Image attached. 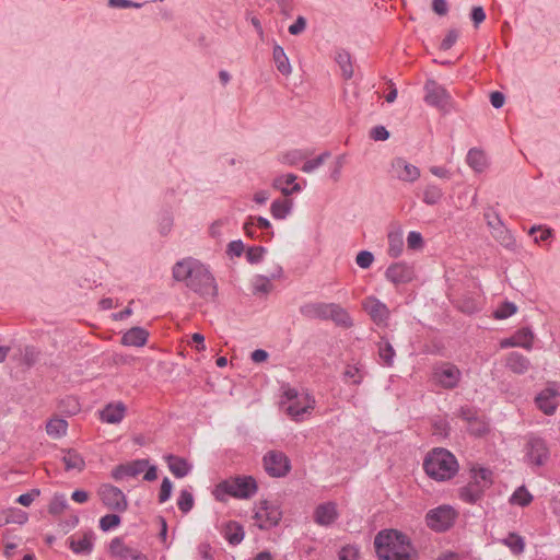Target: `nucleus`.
<instances>
[{
  "instance_id": "79ce46f5",
  "label": "nucleus",
  "mask_w": 560,
  "mask_h": 560,
  "mask_svg": "<svg viewBox=\"0 0 560 560\" xmlns=\"http://www.w3.org/2000/svg\"><path fill=\"white\" fill-rule=\"evenodd\" d=\"M533 501V495L528 492L525 486L518 487L512 494L510 502L520 506H527Z\"/></svg>"
},
{
  "instance_id": "cd10ccee",
  "label": "nucleus",
  "mask_w": 560,
  "mask_h": 560,
  "mask_svg": "<svg viewBox=\"0 0 560 560\" xmlns=\"http://www.w3.org/2000/svg\"><path fill=\"white\" fill-rule=\"evenodd\" d=\"M506 366L516 374H524L530 366V361L518 352H511L506 358Z\"/></svg>"
},
{
  "instance_id": "bf43d9fd",
  "label": "nucleus",
  "mask_w": 560,
  "mask_h": 560,
  "mask_svg": "<svg viewBox=\"0 0 560 560\" xmlns=\"http://www.w3.org/2000/svg\"><path fill=\"white\" fill-rule=\"evenodd\" d=\"M407 245L410 249H419L423 246V237L419 232L411 231L407 236Z\"/></svg>"
},
{
  "instance_id": "e2e57ef3",
  "label": "nucleus",
  "mask_w": 560,
  "mask_h": 560,
  "mask_svg": "<svg viewBox=\"0 0 560 560\" xmlns=\"http://www.w3.org/2000/svg\"><path fill=\"white\" fill-rule=\"evenodd\" d=\"M370 137L375 141H385L389 138V132L384 126H375L371 129Z\"/></svg>"
},
{
  "instance_id": "a878e982",
  "label": "nucleus",
  "mask_w": 560,
  "mask_h": 560,
  "mask_svg": "<svg viewBox=\"0 0 560 560\" xmlns=\"http://www.w3.org/2000/svg\"><path fill=\"white\" fill-rule=\"evenodd\" d=\"M222 534L228 542L233 546L241 544L245 536L243 526L235 521L228 522Z\"/></svg>"
},
{
  "instance_id": "393cba45",
  "label": "nucleus",
  "mask_w": 560,
  "mask_h": 560,
  "mask_svg": "<svg viewBox=\"0 0 560 560\" xmlns=\"http://www.w3.org/2000/svg\"><path fill=\"white\" fill-rule=\"evenodd\" d=\"M165 459L167 462L168 469L176 478H184L191 469V466L183 457L170 454Z\"/></svg>"
},
{
  "instance_id": "2eb2a0df",
  "label": "nucleus",
  "mask_w": 560,
  "mask_h": 560,
  "mask_svg": "<svg viewBox=\"0 0 560 560\" xmlns=\"http://www.w3.org/2000/svg\"><path fill=\"white\" fill-rule=\"evenodd\" d=\"M363 308L376 325L384 324L389 317L388 307L374 296L364 300Z\"/></svg>"
},
{
  "instance_id": "7c9ffc66",
  "label": "nucleus",
  "mask_w": 560,
  "mask_h": 560,
  "mask_svg": "<svg viewBox=\"0 0 560 560\" xmlns=\"http://www.w3.org/2000/svg\"><path fill=\"white\" fill-rule=\"evenodd\" d=\"M335 61L341 69L345 79H351L353 75V67L351 62L350 54L345 49H338L336 51Z\"/></svg>"
},
{
  "instance_id": "dca6fc26",
  "label": "nucleus",
  "mask_w": 560,
  "mask_h": 560,
  "mask_svg": "<svg viewBox=\"0 0 560 560\" xmlns=\"http://www.w3.org/2000/svg\"><path fill=\"white\" fill-rule=\"evenodd\" d=\"M315 400L306 393L301 398L292 401L285 407V412L295 421H300L304 413L314 409Z\"/></svg>"
},
{
  "instance_id": "473e14b6",
  "label": "nucleus",
  "mask_w": 560,
  "mask_h": 560,
  "mask_svg": "<svg viewBox=\"0 0 560 560\" xmlns=\"http://www.w3.org/2000/svg\"><path fill=\"white\" fill-rule=\"evenodd\" d=\"M136 549L124 545L122 538L115 537L109 544V551L113 556L126 560L133 555Z\"/></svg>"
},
{
  "instance_id": "f8f14e48",
  "label": "nucleus",
  "mask_w": 560,
  "mask_h": 560,
  "mask_svg": "<svg viewBox=\"0 0 560 560\" xmlns=\"http://www.w3.org/2000/svg\"><path fill=\"white\" fill-rule=\"evenodd\" d=\"M560 393L555 386L542 389L535 398L537 408L547 416H552L559 406Z\"/></svg>"
},
{
  "instance_id": "052dcab7",
  "label": "nucleus",
  "mask_w": 560,
  "mask_h": 560,
  "mask_svg": "<svg viewBox=\"0 0 560 560\" xmlns=\"http://www.w3.org/2000/svg\"><path fill=\"white\" fill-rule=\"evenodd\" d=\"M458 417L467 421L469 424H472V422H478L479 418L477 411L470 407H462L458 410Z\"/></svg>"
},
{
  "instance_id": "4be33fe9",
  "label": "nucleus",
  "mask_w": 560,
  "mask_h": 560,
  "mask_svg": "<svg viewBox=\"0 0 560 560\" xmlns=\"http://www.w3.org/2000/svg\"><path fill=\"white\" fill-rule=\"evenodd\" d=\"M126 412V406L122 402L108 404L100 412L101 420L106 423L116 424L119 423Z\"/></svg>"
},
{
  "instance_id": "5701e85b",
  "label": "nucleus",
  "mask_w": 560,
  "mask_h": 560,
  "mask_svg": "<svg viewBox=\"0 0 560 560\" xmlns=\"http://www.w3.org/2000/svg\"><path fill=\"white\" fill-rule=\"evenodd\" d=\"M93 532H86L79 539L70 537L68 539L69 548L77 555H90L93 550Z\"/></svg>"
},
{
  "instance_id": "c756f323",
  "label": "nucleus",
  "mask_w": 560,
  "mask_h": 560,
  "mask_svg": "<svg viewBox=\"0 0 560 560\" xmlns=\"http://www.w3.org/2000/svg\"><path fill=\"white\" fill-rule=\"evenodd\" d=\"M272 58L276 63L277 70L283 74L289 75L291 73V65L284 49L280 45H275L272 51Z\"/></svg>"
},
{
  "instance_id": "4468645a",
  "label": "nucleus",
  "mask_w": 560,
  "mask_h": 560,
  "mask_svg": "<svg viewBox=\"0 0 560 560\" xmlns=\"http://www.w3.org/2000/svg\"><path fill=\"white\" fill-rule=\"evenodd\" d=\"M392 172L393 175L402 182H415L420 177V170L413 165L408 163L402 158H396L392 162Z\"/></svg>"
},
{
  "instance_id": "20e7f679",
  "label": "nucleus",
  "mask_w": 560,
  "mask_h": 560,
  "mask_svg": "<svg viewBox=\"0 0 560 560\" xmlns=\"http://www.w3.org/2000/svg\"><path fill=\"white\" fill-rule=\"evenodd\" d=\"M258 486L252 476H236L221 481L214 491L215 499L222 501L220 493L228 494L236 499H249L257 492Z\"/></svg>"
},
{
  "instance_id": "f257e3e1",
  "label": "nucleus",
  "mask_w": 560,
  "mask_h": 560,
  "mask_svg": "<svg viewBox=\"0 0 560 560\" xmlns=\"http://www.w3.org/2000/svg\"><path fill=\"white\" fill-rule=\"evenodd\" d=\"M172 275L175 281L185 282L186 287L203 299L215 298V280L208 268L199 260L188 257L177 261Z\"/></svg>"
},
{
  "instance_id": "37998d69",
  "label": "nucleus",
  "mask_w": 560,
  "mask_h": 560,
  "mask_svg": "<svg viewBox=\"0 0 560 560\" xmlns=\"http://www.w3.org/2000/svg\"><path fill=\"white\" fill-rule=\"evenodd\" d=\"M443 197V191L436 185H428L423 191V202L433 206L440 202Z\"/></svg>"
},
{
  "instance_id": "864d4df0",
  "label": "nucleus",
  "mask_w": 560,
  "mask_h": 560,
  "mask_svg": "<svg viewBox=\"0 0 560 560\" xmlns=\"http://www.w3.org/2000/svg\"><path fill=\"white\" fill-rule=\"evenodd\" d=\"M173 490V483L170 480V478L165 477L162 480L160 492H159V502L164 503L166 502L171 495Z\"/></svg>"
},
{
  "instance_id": "338daca9",
  "label": "nucleus",
  "mask_w": 560,
  "mask_h": 560,
  "mask_svg": "<svg viewBox=\"0 0 560 560\" xmlns=\"http://www.w3.org/2000/svg\"><path fill=\"white\" fill-rule=\"evenodd\" d=\"M306 28V19L299 15L293 24L289 26V33L291 35H299Z\"/></svg>"
},
{
  "instance_id": "680f3d73",
  "label": "nucleus",
  "mask_w": 560,
  "mask_h": 560,
  "mask_svg": "<svg viewBox=\"0 0 560 560\" xmlns=\"http://www.w3.org/2000/svg\"><path fill=\"white\" fill-rule=\"evenodd\" d=\"M470 19L474 23L475 27H478L486 20V12L482 7L476 5L472 7L470 11Z\"/></svg>"
},
{
  "instance_id": "a18cd8bd",
  "label": "nucleus",
  "mask_w": 560,
  "mask_h": 560,
  "mask_svg": "<svg viewBox=\"0 0 560 560\" xmlns=\"http://www.w3.org/2000/svg\"><path fill=\"white\" fill-rule=\"evenodd\" d=\"M282 275V267L279 265H276L272 269V271L269 272L267 276H260L259 279L264 280L265 282L262 284L256 285L257 292L268 293L270 290L269 280L279 278Z\"/></svg>"
},
{
  "instance_id": "13d9d810",
  "label": "nucleus",
  "mask_w": 560,
  "mask_h": 560,
  "mask_svg": "<svg viewBox=\"0 0 560 560\" xmlns=\"http://www.w3.org/2000/svg\"><path fill=\"white\" fill-rule=\"evenodd\" d=\"M282 184L283 183V178L282 177H278L273 180V187L277 188V189H280L282 195L288 197L294 192H299L301 191L302 187L300 184H294L292 186V188H288V187H282Z\"/></svg>"
},
{
  "instance_id": "72a5a7b5",
  "label": "nucleus",
  "mask_w": 560,
  "mask_h": 560,
  "mask_svg": "<svg viewBox=\"0 0 560 560\" xmlns=\"http://www.w3.org/2000/svg\"><path fill=\"white\" fill-rule=\"evenodd\" d=\"M466 161L476 172H482L487 162L485 153L477 148H472L468 151Z\"/></svg>"
},
{
  "instance_id": "de8ad7c7",
  "label": "nucleus",
  "mask_w": 560,
  "mask_h": 560,
  "mask_svg": "<svg viewBox=\"0 0 560 560\" xmlns=\"http://www.w3.org/2000/svg\"><path fill=\"white\" fill-rule=\"evenodd\" d=\"M517 311V306L513 302L505 301L494 311L493 316L497 319H505Z\"/></svg>"
},
{
  "instance_id": "a211bd4d",
  "label": "nucleus",
  "mask_w": 560,
  "mask_h": 560,
  "mask_svg": "<svg viewBox=\"0 0 560 560\" xmlns=\"http://www.w3.org/2000/svg\"><path fill=\"white\" fill-rule=\"evenodd\" d=\"M485 491V486H481L480 481L470 480L466 486L459 488L458 495L462 501L476 504L483 498Z\"/></svg>"
},
{
  "instance_id": "7ed1b4c3",
  "label": "nucleus",
  "mask_w": 560,
  "mask_h": 560,
  "mask_svg": "<svg viewBox=\"0 0 560 560\" xmlns=\"http://www.w3.org/2000/svg\"><path fill=\"white\" fill-rule=\"evenodd\" d=\"M456 457L446 448H433L424 458L423 469L425 474L436 480L446 481L452 479L458 471Z\"/></svg>"
},
{
  "instance_id": "a19ab883",
  "label": "nucleus",
  "mask_w": 560,
  "mask_h": 560,
  "mask_svg": "<svg viewBox=\"0 0 560 560\" xmlns=\"http://www.w3.org/2000/svg\"><path fill=\"white\" fill-rule=\"evenodd\" d=\"M68 500L63 493H55L49 505L48 512L51 515H59L68 508Z\"/></svg>"
},
{
  "instance_id": "1a4fd4ad",
  "label": "nucleus",
  "mask_w": 560,
  "mask_h": 560,
  "mask_svg": "<svg viewBox=\"0 0 560 560\" xmlns=\"http://www.w3.org/2000/svg\"><path fill=\"white\" fill-rule=\"evenodd\" d=\"M98 495L102 503L117 513L125 512L128 509V501L125 493L110 483H104L98 489Z\"/></svg>"
},
{
  "instance_id": "6e6552de",
  "label": "nucleus",
  "mask_w": 560,
  "mask_h": 560,
  "mask_svg": "<svg viewBox=\"0 0 560 560\" xmlns=\"http://www.w3.org/2000/svg\"><path fill=\"white\" fill-rule=\"evenodd\" d=\"M434 381L444 389H454L458 386L462 372L451 362H441L433 369Z\"/></svg>"
},
{
  "instance_id": "58836bf2",
  "label": "nucleus",
  "mask_w": 560,
  "mask_h": 560,
  "mask_svg": "<svg viewBox=\"0 0 560 560\" xmlns=\"http://www.w3.org/2000/svg\"><path fill=\"white\" fill-rule=\"evenodd\" d=\"M68 423L60 418L50 419L46 425V432L49 436L61 438L67 433Z\"/></svg>"
},
{
  "instance_id": "0e129e2a",
  "label": "nucleus",
  "mask_w": 560,
  "mask_h": 560,
  "mask_svg": "<svg viewBox=\"0 0 560 560\" xmlns=\"http://www.w3.org/2000/svg\"><path fill=\"white\" fill-rule=\"evenodd\" d=\"M458 38V32L456 30H451L442 40L440 48L442 50H448L453 47Z\"/></svg>"
},
{
  "instance_id": "412c9836",
  "label": "nucleus",
  "mask_w": 560,
  "mask_h": 560,
  "mask_svg": "<svg viewBox=\"0 0 560 560\" xmlns=\"http://www.w3.org/2000/svg\"><path fill=\"white\" fill-rule=\"evenodd\" d=\"M149 331L142 327L135 326L127 330L121 337V343L128 347H143L148 342Z\"/></svg>"
},
{
  "instance_id": "3c124183",
  "label": "nucleus",
  "mask_w": 560,
  "mask_h": 560,
  "mask_svg": "<svg viewBox=\"0 0 560 560\" xmlns=\"http://www.w3.org/2000/svg\"><path fill=\"white\" fill-rule=\"evenodd\" d=\"M10 524L23 525L27 522L28 515L26 512L18 508H11L7 510Z\"/></svg>"
},
{
  "instance_id": "6ab92c4d",
  "label": "nucleus",
  "mask_w": 560,
  "mask_h": 560,
  "mask_svg": "<svg viewBox=\"0 0 560 560\" xmlns=\"http://www.w3.org/2000/svg\"><path fill=\"white\" fill-rule=\"evenodd\" d=\"M330 303L310 302L300 306V314L310 319L328 320Z\"/></svg>"
},
{
  "instance_id": "9d476101",
  "label": "nucleus",
  "mask_w": 560,
  "mask_h": 560,
  "mask_svg": "<svg viewBox=\"0 0 560 560\" xmlns=\"http://www.w3.org/2000/svg\"><path fill=\"white\" fill-rule=\"evenodd\" d=\"M282 517L280 508L267 500L259 502L258 510L255 512L254 518L260 529L267 530L279 524Z\"/></svg>"
},
{
  "instance_id": "f3484780",
  "label": "nucleus",
  "mask_w": 560,
  "mask_h": 560,
  "mask_svg": "<svg viewBox=\"0 0 560 560\" xmlns=\"http://www.w3.org/2000/svg\"><path fill=\"white\" fill-rule=\"evenodd\" d=\"M148 464V459H136L128 464H119L112 470V477L115 480H121L126 476L136 477L144 471Z\"/></svg>"
},
{
  "instance_id": "c9c22d12",
  "label": "nucleus",
  "mask_w": 560,
  "mask_h": 560,
  "mask_svg": "<svg viewBox=\"0 0 560 560\" xmlns=\"http://www.w3.org/2000/svg\"><path fill=\"white\" fill-rule=\"evenodd\" d=\"M292 209V201L289 199H276L272 201L270 212L277 220L285 219Z\"/></svg>"
},
{
  "instance_id": "09e8293b",
  "label": "nucleus",
  "mask_w": 560,
  "mask_h": 560,
  "mask_svg": "<svg viewBox=\"0 0 560 560\" xmlns=\"http://www.w3.org/2000/svg\"><path fill=\"white\" fill-rule=\"evenodd\" d=\"M330 156L329 151H325L322 154H319L317 158L313 160L306 161L302 166V172L304 173H312L314 170L318 168L320 165L325 163V161Z\"/></svg>"
},
{
  "instance_id": "c03bdc74",
  "label": "nucleus",
  "mask_w": 560,
  "mask_h": 560,
  "mask_svg": "<svg viewBox=\"0 0 560 560\" xmlns=\"http://www.w3.org/2000/svg\"><path fill=\"white\" fill-rule=\"evenodd\" d=\"M194 503L192 493L187 489H183L177 499L178 509L186 514L191 511Z\"/></svg>"
},
{
  "instance_id": "4d7b16f0",
  "label": "nucleus",
  "mask_w": 560,
  "mask_h": 560,
  "mask_svg": "<svg viewBox=\"0 0 560 560\" xmlns=\"http://www.w3.org/2000/svg\"><path fill=\"white\" fill-rule=\"evenodd\" d=\"M306 158V154L302 152L301 150H292L287 152L283 155V163H287L291 166L296 165L299 162L304 160Z\"/></svg>"
},
{
  "instance_id": "9b49d317",
  "label": "nucleus",
  "mask_w": 560,
  "mask_h": 560,
  "mask_svg": "<svg viewBox=\"0 0 560 560\" xmlns=\"http://www.w3.org/2000/svg\"><path fill=\"white\" fill-rule=\"evenodd\" d=\"M264 467L271 477H284L291 468L290 460L284 453L270 451L264 456Z\"/></svg>"
},
{
  "instance_id": "5fc2aeb1",
  "label": "nucleus",
  "mask_w": 560,
  "mask_h": 560,
  "mask_svg": "<svg viewBox=\"0 0 560 560\" xmlns=\"http://www.w3.org/2000/svg\"><path fill=\"white\" fill-rule=\"evenodd\" d=\"M40 490L37 488L32 489L31 491L23 493L19 495L15 500L16 503L23 505V506H30L33 501L39 497Z\"/></svg>"
},
{
  "instance_id": "8fccbe9b",
  "label": "nucleus",
  "mask_w": 560,
  "mask_h": 560,
  "mask_svg": "<svg viewBox=\"0 0 560 560\" xmlns=\"http://www.w3.org/2000/svg\"><path fill=\"white\" fill-rule=\"evenodd\" d=\"M267 249L264 246H253L246 250V259L249 264H259Z\"/></svg>"
},
{
  "instance_id": "0eeeda50",
  "label": "nucleus",
  "mask_w": 560,
  "mask_h": 560,
  "mask_svg": "<svg viewBox=\"0 0 560 560\" xmlns=\"http://www.w3.org/2000/svg\"><path fill=\"white\" fill-rule=\"evenodd\" d=\"M524 450L527 462L537 467L546 465L550 457L547 443L540 436L529 435Z\"/></svg>"
},
{
  "instance_id": "69168bd1",
  "label": "nucleus",
  "mask_w": 560,
  "mask_h": 560,
  "mask_svg": "<svg viewBox=\"0 0 560 560\" xmlns=\"http://www.w3.org/2000/svg\"><path fill=\"white\" fill-rule=\"evenodd\" d=\"M228 255L240 257L244 253V244L241 240L232 241L228 245Z\"/></svg>"
},
{
  "instance_id": "c85d7f7f",
  "label": "nucleus",
  "mask_w": 560,
  "mask_h": 560,
  "mask_svg": "<svg viewBox=\"0 0 560 560\" xmlns=\"http://www.w3.org/2000/svg\"><path fill=\"white\" fill-rule=\"evenodd\" d=\"M66 470L75 469L82 471L85 467L83 457L75 450H67L62 456Z\"/></svg>"
},
{
  "instance_id": "6e6d98bb",
  "label": "nucleus",
  "mask_w": 560,
  "mask_h": 560,
  "mask_svg": "<svg viewBox=\"0 0 560 560\" xmlns=\"http://www.w3.org/2000/svg\"><path fill=\"white\" fill-rule=\"evenodd\" d=\"M339 560H357L359 558V549L355 546H343L339 553Z\"/></svg>"
},
{
  "instance_id": "774afa93",
  "label": "nucleus",
  "mask_w": 560,
  "mask_h": 560,
  "mask_svg": "<svg viewBox=\"0 0 560 560\" xmlns=\"http://www.w3.org/2000/svg\"><path fill=\"white\" fill-rule=\"evenodd\" d=\"M173 225V218L170 212H164L160 220V233L166 235Z\"/></svg>"
},
{
  "instance_id": "ea45409f",
  "label": "nucleus",
  "mask_w": 560,
  "mask_h": 560,
  "mask_svg": "<svg viewBox=\"0 0 560 560\" xmlns=\"http://www.w3.org/2000/svg\"><path fill=\"white\" fill-rule=\"evenodd\" d=\"M471 480L480 481L481 486H485V489H488L492 485V471L485 467L470 469Z\"/></svg>"
},
{
  "instance_id": "4c0bfd02",
  "label": "nucleus",
  "mask_w": 560,
  "mask_h": 560,
  "mask_svg": "<svg viewBox=\"0 0 560 560\" xmlns=\"http://www.w3.org/2000/svg\"><path fill=\"white\" fill-rule=\"evenodd\" d=\"M404 240L402 232L396 231L388 233V255L390 257H398L402 253Z\"/></svg>"
},
{
  "instance_id": "423d86ee",
  "label": "nucleus",
  "mask_w": 560,
  "mask_h": 560,
  "mask_svg": "<svg viewBox=\"0 0 560 560\" xmlns=\"http://www.w3.org/2000/svg\"><path fill=\"white\" fill-rule=\"evenodd\" d=\"M457 516L456 511L450 505H440L430 510L425 515V522L431 529L442 533L450 529Z\"/></svg>"
},
{
  "instance_id": "f03ea898",
  "label": "nucleus",
  "mask_w": 560,
  "mask_h": 560,
  "mask_svg": "<svg viewBox=\"0 0 560 560\" xmlns=\"http://www.w3.org/2000/svg\"><path fill=\"white\" fill-rule=\"evenodd\" d=\"M378 560H416L418 552L410 538L398 529H382L374 537Z\"/></svg>"
},
{
  "instance_id": "b1692460",
  "label": "nucleus",
  "mask_w": 560,
  "mask_h": 560,
  "mask_svg": "<svg viewBox=\"0 0 560 560\" xmlns=\"http://www.w3.org/2000/svg\"><path fill=\"white\" fill-rule=\"evenodd\" d=\"M328 320H332L337 326L342 328H350L353 326V322L349 313L337 303H330Z\"/></svg>"
},
{
  "instance_id": "49530a36",
  "label": "nucleus",
  "mask_w": 560,
  "mask_h": 560,
  "mask_svg": "<svg viewBox=\"0 0 560 560\" xmlns=\"http://www.w3.org/2000/svg\"><path fill=\"white\" fill-rule=\"evenodd\" d=\"M121 523V517L116 513L106 514L100 520V528L103 532H109Z\"/></svg>"
},
{
  "instance_id": "f704fd0d",
  "label": "nucleus",
  "mask_w": 560,
  "mask_h": 560,
  "mask_svg": "<svg viewBox=\"0 0 560 560\" xmlns=\"http://www.w3.org/2000/svg\"><path fill=\"white\" fill-rule=\"evenodd\" d=\"M502 544L506 546L514 556L523 553L525 549L524 538L516 533H509V535L502 539Z\"/></svg>"
},
{
  "instance_id": "e433bc0d",
  "label": "nucleus",
  "mask_w": 560,
  "mask_h": 560,
  "mask_svg": "<svg viewBox=\"0 0 560 560\" xmlns=\"http://www.w3.org/2000/svg\"><path fill=\"white\" fill-rule=\"evenodd\" d=\"M377 346L378 355L383 361V364L388 368L393 366L396 352L390 342L387 339L382 338Z\"/></svg>"
},
{
  "instance_id": "2f4dec72",
  "label": "nucleus",
  "mask_w": 560,
  "mask_h": 560,
  "mask_svg": "<svg viewBox=\"0 0 560 560\" xmlns=\"http://www.w3.org/2000/svg\"><path fill=\"white\" fill-rule=\"evenodd\" d=\"M534 332L528 327H523L518 329L514 334V342L511 343L512 347H522L527 350L533 348Z\"/></svg>"
},
{
  "instance_id": "ddd939ff",
  "label": "nucleus",
  "mask_w": 560,
  "mask_h": 560,
  "mask_svg": "<svg viewBox=\"0 0 560 560\" xmlns=\"http://www.w3.org/2000/svg\"><path fill=\"white\" fill-rule=\"evenodd\" d=\"M413 276V268L401 261L392 264L385 271L386 279L395 285L410 282Z\"/></svg>"
},
{
  "instance_id": "39448f33",
  "label": "nucleus",
  "mask_w": 560,
  "mask_h": 560,
  "mask_svg": "<svg viewBox=\"0 0 560 560\" xmlns=\"http://www.w3.org/2000/svg\"><path fill=\"white\" fill-rule=\"evenodd\" d=\"M423 90L425 92L424 102L439 108L443 113H448L452 107V97L444 86L439 84L435 80L429 79L425 81Z\"/></svg>"
},
{
  "instance_id": "603ef678",
  "label": "nucleus",
  "mask_w": 560,
  "mask_h": 560,
  "mask_svg": "<svg viewBox=\"0 0 560 560\" xmlns=\"http://www.w3.org/2000/svg\"><path fill=\"white\" fill-rule=\"evenodd\" d=\"M374 261V255L370 250H361L355 257L357 265L362 269H368Z\"/></svg>"
},
{
  "instance_id": "aec40b11",
  "label": "nucleus",
  "mask_w": 560,
  "mask_h": 560,
  "mask_svg": "<svg viewBox=\"0 0 560 560\" xmlns=\"http://www.w3.org/2000/svg\"><path fill=\"white\" fill-rule=\"evenodd\" d=\"M337 517V508L334 502L322 503L314 511V521L322 526L331 525Z\"/></svg>"
},
{
  "instance_id": "bb28decb",
  "label": "nucleus",
  "mask_w": 560,
  "mask_h": 560,
  "mask_svg": "<svg viewBox=\"0 0 560 560\" xmlns=\"http://www.w3.org/2000/svg\"><path fill=\"white\" fill-rule=\"evenodd\" d=\"M493 217L498 225V231L492 232L493 236L495 237V240L500 242L501 245L509 249H513L516 245L515 238L513 237L511 232L504 228V224L499 214L493 213Z\"/></svg>"
}]
</instances>
